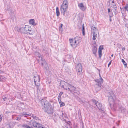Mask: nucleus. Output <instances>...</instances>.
I'll return each mask as SVG.
<instances>
[{"label": "nucleus", "mask_w": 128, "mask_h": 128, "mask_svg": "<svg viewBox=\"0 0 128 128\" xmlns=\"http://www.w3.org/2000/svg\"><path fill=\"white\" fill-rule=\"evenodd\" d=\"M24 28H25V30L26 33L27 32H28L29 30H31V27L29 25H25Z\"/></svg>", "instance_id": "17"}, {"label": "nucleus", "mask_w": 128, "mask_h": 128, "mask_svg": "<svg viewBox=\"0 0 128 128\" xmlns=\"http://www.w3.org/2000/svg\"><path fill=\"white\" fill-rule=\"evenodd\" d=\"M74 41L76 43L77 45H78L81 41V38L80 36H76L74 38Z\"/></svg>", "instance_id": "10"}, {"label": "nucleus", "mask_w": 128, "mask_h": 128, "mask_svg": "<svg viewBox=\"0 0 128 128\" xmlns=\"http://www.w3.org/2000/svg\"><path fill=\"white\" fill-rule=\"evenodd\" d=\"M91 29L92 33H94V32L96 33L98 30L97 28L93 26L92 27Z\"/></svg>", "instance_id": "20"}, {"label": "nucleus", "mask_w": 128, "mask_h": 128, "mask_svg": "<svg viewBox=\"0 0 128 128\" xmlns=\"http://www.w3.org/2000/svg\"><path fill=\"white\" fill-rule=\"evenodd\" d=\"M109 17L110 18H111L114 15L112 12L111 13H109Z\"/></svg>", "instance_id": "31"}, {"label": "nucleus", "mask_w": 128, "mask_h": 128, "mask_svg": "<svg viewBox=\"0 0 128 128\" xmlns=\"http://www.w3.org/2000/svg\"><path fill=\"white\" fill-rule=\"evenodd\" d=\"M114 12L115 15H116L118 13L117 9H116V10H114Z\"/></svg>", "instance_id": "33"}, {"label": "nucleus", "mask_w": 128, "mask_h": 128, "mask_svg": "<svg viewBox=\"0 0 128 128\" xmlns=\"http://www.w3.org/2000/svg\"><path fill=\"white\" fill-rule=\"evenodd\" d=\"M42 105L45 109V111L48 114H52L53 112L52 108L50 104L46 99H42L41 100Z\"/></svg>", "instance_id": "2"}, {"label": "nucleus", "mask_w": 128, "mask_h": 128, "mask_svg": "<svg viewBox=\"0 0 128 128\" xmlns=\"http://www.w3.org/2000/svg\"><path fill=\"white\" fill-rule=\"evenodd\" d=\"M35 55H37V57H38V58L40 59L41 58L40 60L41 61V64L42 66H43V64L45 63L46 64V62L45 61V59L42 58V56L38 52H36L35 53Z\"/></svg>", "instance_id": "8"}, {"label": "nucleus", "mask_w": 128, "mask_h": 128, "mask_svg": "<svg viewBox=\"0 0 128 128\" xmlns=\"http://www.w3.org/2000/svg\"><path fill=\"white\" fill-rule=\"evenodd\" d=\"M44 66V67L46 70H47L48 68V66L47 63L46 62V64L45 63H44L43 64V66Z\"/></svg>", "instance_id": "29"}, {"label": "nucleus", "mask_w": 128, "mask_h": 128, "mask_svg": "<svg viewBox=\"0 0 128 128\" xmlns=\"http://www.w3.org/2000/svg\"><path fill=\"white\" fill-rule=\"evenodd\" d=\"M113 128H115L114 127Z\"/></svg>", "instance_id": "62"}, {"label": "nucleus", "mask_w": 128, "mask_h": 128, "mask_svg": "<svg viewBox=\"0 0 128 128\" xmlns=\"http://www.w3.org/2000/svg\"><path fill=\"white\" fill-rule=\"evenodd\" d=\"M112 60H111L109 63L108 65V67L110 66V65L112 63Z\"/></svg>", "instance_id": "44"}, {"label": "nucleus", "mask_w": 128, "mask_h": 128, "mask_svg": "<svg viewBox=\"0 0 128 128\" xmlns=\"http://www.w3.org/2000/svg\"><path fill=\"white\" fill-rule=\"evenodd\" d=\"M82 28V31L84 30V25H83Z\"/></svg>", "instance_id": "47"}, {"label": "nucleus", "mask_w": 128, "mask_h": 128, "mask_svg": "<svg viewBox=\"0 0 128 128\" xmlns=\"http://www.w3.org/2000/svg\"><path fill=\"white\" fill-rule=\"evenodd\" d=\"M102 50H100V49H98V53L99 55V57L100 58H101L102 56Z\"/></svg>", "instance_id": "25"}, {"label": "nucleus", "mask_w": 128, "mask_h": 128, "mask_svg": "<svg viewBox=\"0 0 128 128\" xmlns=\"http://www.w3.org/2000/svg\"><path fill=\"white\" fill-rule=\"evenodd\" d=\"M120 9L121 10H122V8H121V7H120Z\"/></svg>", "instance_id": "59"}, {"label": "nucleus", "mask_w": 128, "mask_h": 128, "mask_svg": "<svg viewBox=\"0 0 128 128\" xmlns=\"http://www.w3.org/2000/svg\"><path fill=\"white\" fill-rule=\"evenodd\" d=\"M125 48H122V50H125Z\"/></svg>", "instance_id": "54"}, {"label": "nucleus", "mask_w": 128, "mask_h": 128, "mask_svg": "<svg viewBox=\"0 0 128 128\" xmlns=\"http://www.w3.org/2000/svg\"><path fill=\"white\" fill-rule=\"evenodd\" d=\"M112 8L114 9V10H116V9H117V6L116 5H115L114 7H112Z\"/></svg>", "instance_id": "40"}, {"label": "nucleus", "mask_w": 128, "mask_h": 128, "mask_svg": "<svg viewBox=\"0 0 128 128\" xmlns=\"http://www.w3.org/2000/svg\"><path fill=\"white\" fill-rule=\"evenodd\" d=\"M77 100H78V101L79 102H80V103H82L83 102V101H82L79 98H78Z\"/></svg>", "instance_id": "35"}, {"label": "nucleus", "mask_w": 128, "mask_h": 128, "mask_svg": "<svg viewBox=\"0 0 128 128\" xmlns=\"http://www.w3.org/2000/svg\"><path fill=\"white\" fill-rule=\"evenodd\" d=\"M68 1L66 0H64L62 4L60 6V11H62L64 10H67L68 6Z\"/></svg>", "instance_id": "4"}, {"label": "nucleus", "mask_w": 128, "mask_h": 128, "mask_svg": "<svg viewBox=\"0 0 128 128\" xmlns=\"http://www.w3.org/2000/svg\"><path fill=\"white\" fill-rule=\"evenodd\" d=\"M60 84L61 87L64 89L68 90V87H69L70 84L64 81H62L60 82Z\"/></svg>", "instance_id": "5"}, {"label": "nucleus", "mask_w": 128, "mask_h": 128, "mask_svg": "<svg viewBox=\"0 0 128 128\" xmlns=\"http://www.w3.org/2000/svg\"><path fill=\"white\" fill-rule=\"evenodd\" d=\"M58 102H59L60 103V102H62L61 101L60 99L58 100Z\"/></svg>", "instance_id": "51"}, {"label": "nucleus", "mask_w": 128, "mask_h": 128, "mask_svg": "<svg viewBox=\"0 0 128 128\" xmlns=\"http://www.w3.org/2000/svg\"><path fill=\"white\" fill-rule=\"evenodd\" d=\"M78 6L80 9L81 10H82L84 11L86 9V8L84 6L83 3H81L79 4Z\"/></svg>", "instance_id": "12"}, {"label": "nucleus", "mask_w": 128, "mask_h": 128, "mask_svg": "<svg viewBox=\"0 0 128 128\" xmlns=\"http://www.w3.org/2000/svg\"><path fill=\"white\" fill-rule=\"evenodd\" d=\"M38 128H46L43 125H42L40 124V125L38 126Z\"/></svg>", "instance_id": "30"}, {"label": "nucleus", "mask_w": 128, "mask_h": 128, "mask_svg": "<svg viewBox=\"0 0 128 128\" xmlns=\"http://www.w3.org/2000/svg\"><path fill=\"white\" fill-rule=\"evenodd\" d=\"M74 39L73 38L69 39V40L70 42V44L72 46L75 48L76 47L77 45L76 43L74 41Z\"/></svg>", "instance_id": "11"}, {"label": "nucleus", "mask_w": 128, "mask_h": 128, "mask_svg": "<svg viewBox=\"0 0 128 128\" xmlns=\"http://www.w3.org/2000/svg\"><path fill=\"white\" fill-rule=\"evenodd\" d=\"M84 106H85V105H84Z\"/></svg>", "instance_id": "63"}, {"label": "nucleus", "mask_w": 128, "mask_h": 128, "mask_svg": "<svg viewBox=\"0 0 128 128\" xmlns=\"http://www.w3.org/2000/svg\"><path fill=\"white\" fill-rule=\"evenodd\" d=\"M114 56V54H112V55H111V56Z\"/></svg>", "instance_id": "57"}, {"label": "nucleus", "mask_w": 128, "mask_h": 128, "mask_svg": "<svg viewBox=\"0 0 128 128\" xmlns=\"http://www.w3.org/2000/svg\"><path fill=\"white\" fill-rule=\"evenodd\" d=\"M108 13H109L110 12V10L109 8H108Z\"/></svg>", "instance_id": "45"}, {"label": "nucleus", "mask_w": 128, "mask_h": 128, "mask_svg": "<svg viewBox=\"0 0 128 128\" xmlns=\"http://www.w3.org/2000/svg\"><path fill=\"white\" fill-rule=\"evenodd\" d=\"M100 49V50H102L103 49V46H100L99 47L98 49Z\"/></svg>", "instance_id": "37"}, {"label": "nucleus", "mask_w": 128, "mask_h": 128, "mask_svg": "<svg viewBox=\"0 0 128 128\" xmlns=\"http://www.w3.org/2000/svg\"><path fill=\"white\" fill-rule=\"evenodd\" d=\"M32 124L34 127L38 128V126L40 125V123L36 122L35 121H32Z\"/></svg>", "instance_id": "16"}, {"label": "nucleus", "mask_w": 128, "mask_h": 128, "mask_svg": "<svg viewBox=\"0 0 128 128\" xmlns=\"http://www.w3.org/2000/svg\"><path fill=\"white\" fill-rule=\"evenodd\" d=\"M4 128V127H2V128Z\"/></svg>", "instance_id": "60"}, {"label": "nucleus", "mask_w": 128, "mask_h": 128, "mask_svg": "<svg viewBox=\"0 0 128 128\" xmlns=\"http://www.w3.org/2000/svg\"><path fill=\"white\" fill-rule=\"evenodd\" d=\"M82 32L83 34L84 35V34H85L84 30L82 31Z\"/></svg>", "instance_id": "49"}, {"label": "nucleus", "mask_w": 128, "mask_h": 128, "mask_svg": "<svg viewBox=\"0 0 128 128\" xmlns=\"http://www.w3.org/2000/svg\"><path fill=\"white\" fill-rule=\"evenodd\" d=\"M62 24H61L60 25V27H61V28H62Z\"/></svg>", "instance_id": "53"}, {"label": "nucleus", "mask_w": 128, "mask_h": 128, "mask_svg": "<svg viewBox=\"0 0 128 128\" xmlns=\"http://www.w3.org/2000/svg\"><path fill=\"white\" fill-rule=\"evenodd\" d=\"M29 22L30 24H32L34 26H36V23L34 22V19H30Z\"/></svg>", "instance_id": "19"}, {"label": "nucleus", "mask_w": 128, "mask_h": 128, "mask_svg": "<svg viewBox=\"0 0 128 128\" xmlns=\"http://www.w3.org/2000/svg\"><path fill=\"white\" fill-rule=\"evenodd\" d=\"M109 20L110 22H111L112 21V19L110 18V19Z\"/></svg>", "instance_id": "55"}, {"label": "nucleus", "mask_w": 128, "mask_h": 128, "mask_svg": "<svg viewBox=\"0 0 128 128\" xmlns=\"http://www.w3.org/2000/svg\"><path fill=\"white\" fill-rule=\"evenodd\" d=\"M100 77V80L96 79L94 80L96 82V84L94 86L96 90L97 91L101 89V83L103 81L102 78L101 77Z\"/></svg>", "instance_id": "3"}, {"label": "nucleus", "mask_w": 128, "mask_h": 128, "mask_svg": "<svg viewBox=\"0 0 128 128\" xmlns=\"http://www.w3.org/2000/svg\"><path fill=\"white\" fill-rule=\"evenodd\" d=\"M38 119V118L37 117H36V120H37Z\"/></svg>", "instance_id": "56"}, {"label": "nucleus", "mask_w": 128, "mask_h": 128, "mask_svg": "<svg viewBox=\"0 0 128 128\" xmlns=\"http://www.w3.org/2000/svg\"><path fill=\"white\" fill-rule=\"evenodd\" d=\"M26 115L29 116L30 114H27L26 112H24L23 113L20 114V116H24V117H26Z\"/></svg>", "instance_id": "21"}, {"label": "nucleus", "mask_w": 128, "mask_h": 128, "mask_svg": "<svg viewBox=\"0 0 128 128\" xmlns=\"http://www.w3.org/2000/svg\"><path fill=\"white\" fill-rule=\"evenodd\" d=\"M21 116H20V115L18 117H16V119L17 120H20L21 119Z\"/></svg>", "instance_id": "39"}, {"label": "nucleus", "mask_w": 128, "mask_h": 128, "mask_svg": "<svg viewBox=\"0 0 128 128\" xmlns=\"http://www.w3.org/2000/svg\"><path fill=\"white\" fill-rule=\"evenodd\" d=\"M22 127L24 128H33L32 126H29L27 124H24L22 125Z\"/></svg>", "instance_id": "23"}, {"label": "nucleus", "mask_w": 128, "mask_h": 128, "mask_svg": "<svg viewBox=\"0 0 128 128\" xmlns=\"http://www.w3.org/2000/svg\"><path fill=\"white\" fill-rule=\"evenodd\" d=\"M35 86H36V88L37 89L38 91L39 90V91H40V82L37 83V84H35Z\"/></svg>", "instance_id": "22"}, {"label": "nucleus", "mask_w": 128, "mask_h": 128, "mask_svg": "<svg viewBox=\"0 0 128 128\" xmlns=\"http://www.w3.org/2000/svg\"><path fill=\"white\" fill-rule=\"evenodd\" d=\"M63 94V92H60L59 94V96H61L62 95V94Z\"/></svg>", "instance_id": "43"}, {"label": "nucleus", "mask_w": 128, "mask_h": 128, "mask_svg": "<svg viewBox=\"0 0 128 128\" xmlns=\"http://www.w3.org/2000/svg\"><path fill=\"white\" fill-rule=\"evenodd\" d=\"M114 0H113L112 1V3H114Z\"/></svg>", "instance_id": "58"}, {"label": "nucleus", "mask_w": 128, "mask_h": 128, "mask_svg": "<svg viewBox=\"0 0 128 128\" xmlns=\"http://www.w3.org/2000/svg\"><path fill=\"white\" fill-rule=\"evenodd\" d=\"M34 80L35 84H37V83L40 82V77L39 76H34Z\"/></svg>", "instance_id": "13"}, {"label": "nucleus", "mask_w": 128, "mask_h": 128, "mask_svg": "<svg viewBox=\"0 0 128 128\" xmlns=\"http://www.w3.org/2000/svg\"><path fill=\"white\" fill-rule=\"evenodd\" d=\"M96 105L99 110H101L102 111H104V107L99 102H97V103H96Z\"/></svg>", "instance_id": "9"}, {"label": "nucleus", "mask_w": 128, "mask_h": 128, "mask_svg": "<svg viewBox=\"0 0 128 128\" xmlns=\"http://www.w3.org/2000/svg\"><path fill=\"white\" fill-rule=\"evenodd\" d=\"M7 99V98L6 97H5L3 98V100L4 101H6Z\"/></svg>", "instance_id": "48"}, {"label": "nucleus", "mask_w": 128, "mask_h": 128, "mask_svg": "<svg viewBox=\"0 0 128 128\" xmlns=\"http://www.w3.org/2000/svg\"><path fill=\"white\" fill-rule=\"evenodd\" d=\"M108 101L109 102L110 105L111 106L113 104V107L114 108H116L118 111L120 113H121L123 114H124L126 112V108L122 106L121 104H119L116 106L115 104H114V100L113 98V96H114L115 95L114 94L113 91H111L108 92Z\"/></svg>", "instance_id": "1"}, {"label": "nucleus", "mask_w": 128, "mask_h": 128, "mask_svg": "<svg viewBox=\"0 0 128 128\" xmlns=\"http://www.w3.org/2000/svg\"><path fill=\"white\" fill-rule=\"evenodd\" d=\"M63 114H64L63 113H62V115H63Z\"/></svg>", "instance_id": "61"}, {"label": "nucleus", "mask_w": 128, "mask_h": 128, "mask_svg": "<svg viewBox=\"0 0 128 128\" xmlns=\"http://www.w3.org/2000/svg\"><path fill=\"white\" fill-rule=\"evenodd\" d=\"M10 14V15L12 14V16H13L14 15V12H12V14Z\"/></svg>", "instance_id": "50"}, {"label": "nucleus", "mask_w": 128, "mask_h": 128, "mask_svg": "<svg viewBox=\"0 0 128 128\" xmlns=\"http://www.w3.org/2000/svg\"><path fill=\"white\" fill-rule=\"evenodd\" d=\"M93 102L96 105V103H97V102H96V101L95 100H93Z\"/></svg>", "instance_id": "42"}, {"label": "nucleus", "mask_w": 128, "mask_h": 128, "mask_svg": "<svg viewBox=\"0 0 128 128\" xmlns=\"http://www.w3.org/2000/svg\"><path fill=\"white\" fill-rule=\"evenodd\" d=\"M92 39L93 40H94L96 39L97 37V34L96 33L94 32V33H92Z\"/></svg>", "instance_id": "26"}, {"label": "nucleus", "mask_w": 128, "mask_h": 128, "mask_svg": "<svg viewBox=\"0 0 128 128\" xmlns=\"http://www.w3.org/2000/svg\"><path fill=\"white\" fill-rule=\"evenodd\" d=\"M82 66L81 64L80 63L78 64L76 67V70L78 72L77 74L78 75H80L81 74L82 72Z\"/></svg>", "instance_id": "7"}, {"label": "nucleus", "mask_w": 128, "mask_h": 128, "mask_svg": "<svg viewBox=\"0 0 128 128\" xmlns=\"http://www.w3.org/2000/svg\"><path fill=\"white\" fill-rule=\"evenodd\" d=\"M18 32H20L23 33H26V32L24 27L20 28L18 30Z\"/></svg>", "instance_id": "18"}, {"label": "nucleus", "mask_w": 128, "mask_h": 128, "mask_svg": "<svg viewBox=\"0 0 128 128\" xmlns=\"http://www.w3.org/2000/svg\"><path fill=\"white\" fill-rule=\"evenodd\" d=\"M62 14L64 16H66L69 15V12L67 11V10H64L61 11Z\"/></svg>", "instance_id": "15"}, {"label": "nucleus", "mask_w": 128, "mask_h": 128, "mask_svg": "<svg viewBox=\"0 0 128 128\" xmlns=\"http://www.w3.org/2000/svg\"><path fill=\"white\" fill-rule=\"evenodd\" d=\"M61 96H58V100H60Z\"/></svg>", "instance_id": "46"}, {"label": "nucleus", "mask_w": 128, "mask_h": 128, "mask_svg": "<svg viewBox=\"0 0 128 128\" xmlns=\"http://www.w3.org/2000/svg\"><path fill=\"white\" fill-rule=\"evenodd\" d=\"M124 8L128 12V4H126V6L124 7Z\"/></svg>", "instance_id": "34"}, {"label": "nucleus", "mask_w": 128, "mask_h": 128, "mask_svg": "<svg viewBox=\"0 0 128 128\" xmlns=\"http://www.w3.org/2000/svg\"><path fill=\"white\" fill-rule=\"evenodd\" d=\"M34 34V32L32 30H29L28 32H27L26 33V34L28 35H33Z\"/></svg>", "instance_id": "27"}, {"label": "nucleus", "mask_w": 128, "mask_h": 128, "mask_svg": "<svg viewBox=\"0 0 128 128\" xmlns=\"http://www.w3.org/2000/svg\"><path fill=\"white\" fill-rule=\"evenodd\" d=\"M3 116L2 114H1L0 115V122L2 120V118Z\"/></svg>", "instance_id": "41"}, {"label": "nucleus", "mask_w": 128, "mask_h": 128, "mask_svg": "<svg viewBox=\"0 0 128 128\" xmlns=\"http://www.w3.org/2000/svg\"><path fill=\"white\" fill-rule=\"evenodd\" d=\"M122 62L124 64V66H126L127 65V64L124 61V59H122Z\"/></svg>", "instance_id": "32"}, {"label": "nucleus", "mask_w": 128, "mask_h": 128, "mask_svg": "<svg viewBox=\"0 0 128 128\" xmlns=\"http://www.w3.org/2000/svg\"><path fill=\"white\" fill-rule=\"evenodd\" d=\"M68 90H69L72 93L74 92L78 94L79 93L78 90L76 88L70 84L69 87H68Z\"/></svg>", "instance_id": "6"}, {"label": "nucleus", "mask_w": 128, "mask_h": 128, "mask_svg": "<svg viewBox=\"0 0 128 128\" xmlns=\"http://www.w3.org/2000/svg\"><path fill=\"white\" fill-rule=\"evenodd\" d=\"M60 106H64L65 104L64 102H60Z\"/></svg>", "instance_id": "36"}, {"label": "nucleus", "mask_w": 128, "mask_h": 128, "mask_svg": "<svg viewBox=\"0 0 128 128\" xmlns=\"http://www.w3.org/2000/svg\"><path fill=\"white\" fill-rule=\"evenodd\" d=\"M4 77L3 76H0V82L1 81H4Z\"/></svg>", "instance_id": "28"}, {"label": "nucleus", "mask_w": 128, "mask_h": 128, "mask_svg": "<svg viewBox=\"0 0 128 128\" xmlns=\"http://www.w3.org/2000/svg\"><path fill=\"white\" fill-rule=\"evenodd\" d=\"M97 48L96 46H94L93 47L92 49V52L95 56H97L96 53L97 52Z\"/></svg>", "instance_id": "14"}, {"label": "nucleus", "mask_w": 128, "mask_h": 128, "mask_svg": "<svg viewBox=\"0 0 128 128\" xmlns=\"http://www.w3.org/2000/svg\"><path fill=\"white\" fill-rule=\"evenodd\" d=\"M56 14L57 16H59L60 15V12L58 8L57 7L56 8Z\"/></svg>", "instance_id": "24"}, {"label": "nucleus", "mask_w": 128, "mask_h": 128, "mask_svg": "<svg viewBox=\"0 0 128 128\" xmlns=\"http://www.w3.org/2000/svg\"><path fill=\"white\" fill-rule=\"evenodd\" d=\"M115 5H116L115 4H112V7H114Z\"/></svg>", "instance_id": "52"}, {"label": "nucleus", "mask_w": 128, "mask_h": 128, "mask_svg": "<svg viewBox=\"0 0 128 128\" xmlns=\"http://www.w3.org/2000/svg\"><path fill=\"white\" fill-rule=\"evenodd\" d=\"M32 121H31L30 122H28V124L29 125V126H32V124H32Z\"/></svg>", "instance_id": "38"}]
</instances>
